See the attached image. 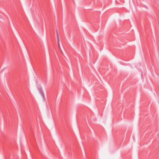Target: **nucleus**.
<instances>
[{
  "mask_svg": "<svg viewBox=\"0 0 159 159\" xmlns=\"http://www.w3.org/2000/svg\"><path fill=\"white\" fill-rule=\"evenodd\" d=\"M56 34L57 35V39L59 40V35H58V31L57 30H56Z\"/></svg>",
  "mask_w": 159,
  "mask_h": 159,
  "instance_id": "f03ea898",
  "label": "nucleus"
},
{
  "mask_svg": "<svg viewBox=\"0 0 159 159\" xmlns=\"http://www.w3.org/2000/svg\"><path fill=\"white\" fill-rule=\"evenodd\" d=\"M57 43H58V48H59V49L60 50L61 52L62 53V51H61V47H60V39H59V40H57Z\"/></svg>",
  "mask_w": 159,
  "mask_h": 159,
  "instance_id": "f257e3e1",
  "label": "nucleus"
}]
</instances>
